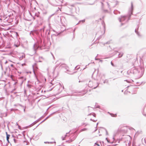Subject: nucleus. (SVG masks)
<instances>
[{
	"label": "nucleus",
	"instance_id": "nucleus-1",
	"mask_svg": "<svg viewBox=\"0 0 146 146\" xmlns=\"http://www.w3.org/2000/svg\"><path fill=\"white\" fill-rule=\"evenodd\" d=\"M56 112V111L54 112H53V113L51 114L50 115H48V116H47L45 119H44L40 123L38 124L37 125H36V124L38 121H39L41 119L43 118L44 116H42L40 118L38 119L37 120L35 121L33 123L31 124L30 125H29L28 126H27L26 127H23V128H29V127H32L33 126L34 127H35V128H37V127L41 123H42V122H44V121H45L49 117H51L52 115L55 114Z\"/></svg>",
	"mask_w": 146,
	"mask_h": 146
},
{
	"label": "nucleus",
	"instance_id": "nucleus-2",
	"mask_svg": "<svg viewBox=\"0 0 146 146\" xmlns=\"http://www.w3.org/2000/svg\"><path fill=\"white\" fill-rule=\"evenodd\" d=\"M56 112V111L54 112H53V113L51 114L50 115H48V116H47L45 119H44L40 123L38 124L37 125H36V124L38 121H39L41 119L43 118L44 116H42L40 118L38 119L37 120L35 121L33 123L31 124L30 125H29L28 126H27L26 127H23V128H29V127H32L33 126L34 127H35V128H37V127L41 123H42V122H44V121H45L49 117H51L52 115L55 114Z\"/></svg>",
	"mask_w": 146,
	"mask_h": 146
},
{
	"label": "nucleus",
	"instance_id": "nucleus-3",
	"mask_svg": "<svg viewBox=\"0 0 146 146\" xmlns=\"http://www.w3.org/2000/svg\"><path fill=\"white\" fill-rule=\"evenodd\" d=\"M46 43L45 41L44 37H42L39 38V39L38 41L37 46L38 47L42 48V47L45 46L46 45Z\"/></svg>",
	"mask_w": 146,
	"mask_h": 146
},
{
	"label": "nucleus",
	"instance_id": "nucleus-4",
	"mask_svg": "<svg viewBox=\"0 0 146 146\" xmlns=\"http://www.w3.org/2000/svg\"><path fill=\"white\" fill-rule=\"evenodd\" d=\"M133 3L132 2H131V7L129 9V12H128V19L127 20L128 21L130 19L132 15L133 14Z\"/></svg>",
	"mask_w": 146,
	"mask_h": 146
},
{
	"label": "nucleus",
	"instance_id": "nucleus-5",
	"mask_svg": "<svg viewBox=\"0 0 146 146\" xmlns=\"http://www.w3.org/2000/svg\"><path fill=\"white\" fill-rule=\"evenodd\" d=\"M126 17H127L125 16H121L120 17L118 18L119 21L120 22H121L124 21L126 19Z\"/></svg>",
	"mask_w": 146,
	"mask_h": 146
},
{
	"label": "nucleus",
	"instance_id": "nucleus-6",
	"mask_svg": "<svg viewBox=\"0 0 146 146\" xmlns=\"http://www.w3.org/2000/svg\"><path fill=\"white\" fill-rule=\"evenodd\" d=\"M50 30H46V36L47 37V41L48 42L49 39H48V35H49L50 34Z\"/></svg>",
	"mask_w": 146,
	"mask_h": 146
},
{
	"label": "nucleus",
	"instance_id": "nucleus-7",
	"mask_svg": "<svg viewBox=\"0 0 146 146\" xmlns=\"http://www.w3.org/2000/svg\"><path fill=\"white\" fill-rule=\"evenodd\" d=\"M135 32L139 38H141L142 37V35H141L139 33V32L137 31V29H136L135 30Z\"/></svg>",
	"mask_w": 146,
	"mask_h": 146
},
{
	"label": "nucleus",
	"instance_id": "nucleus-8",
	"mask_svg": "<svg viewBox=\"0 0 146 146\" xmlns=\"http://www.w3.org/2000/svg\"><path fill=\"white\" fill-rule=\"evenodd\" d=\"M133 74H135L138 73L139 72L138 70L135 68H133Z\"/></svg>",
	"mask_w": 146,
	"mask_h": 146
},
{
	"label": "nucleus",
	"instance_id": "nucleus-9",
	"mask_svg": "<svg viewBox=\"0 0 146 146\" xmlns=\"http://www.w3.org/2000/svg\"><path fill=\"white\" fill-rule=\"evenodd\" d=\"M6 134L7 135V141L8 142H9V139L10 135H9L7 133V132H6Z\"/></svg>",
	"mask_w": 146,
	"mask_h": 146
},
{
	"label": "nucleus",
	"instance_id": "nucleus-10",
	"mask_svg": "<svg viewBox=\"0 0 146 146\" xmlns=\"http://www.w3.org/2000/svg\"><path fill=\"white\" fill-rule=\"evenodd\" d=\"M130 72H131L130 71V70H129L127 71V73L128 75L129 76H128V77H129V76H132V75L131 74Z\"/></svg>",
	"mask_w": 146,
	"mask_h": 146
},
{
	"label": "nucleus",
	"instance_id": "nucleus-11",
	"mask_svg": "<svg viewBox=\"0 0 146 146\" xmlns=\"http://www.w3.org/2000/svg\"><path fill=\"white\" fill-rule=\"evenodd\" d=\"M113 13L115 15L117 14V13H118L119 14L120 13V12L117 11V10H115L113 11Z\"/></svg>",
	"mask_w": 146,
	"mask_h": 146
},
{
	"label": "nucleus",
	"instance_id": "nucleus-12",
	"mask_svg": "<svg viewBox=\"0 0 146 146\" xmlns=\"http://www.w3.org/2000/svg\"><path fill=\"white\" fill-rule=\"evenodd\" d=\"M128 127V126H127L125 124H124V125H120V127H119L120 128H124V127Z\"/></svg>",
	"mask_w": 146,
	"mask_h": 146
},
{
	"label": "nucleus",
	"instance_id": "nucleus-13",
	"mask_svg": "<svg viewBox=\"0 0 146 146\" xmlns=\"http://www.w3.org/2000/svg\"><path fill=\"white\" fill-rule=\"evenodd\" d=\"M123 52H120L118 54V57L120 58L123 55Z\"/></svg>",
	"mask_w": 146,
	"mask_h": 146
},
{
	"label": "nucleus",
	"instance_id": "nucleus-14",
	"mask_svg": "<svg viewBox=\"0 0 146 146\" xmlns=\"http://www.w3.org/2000/svg\"><path fill=\"white\" fill-rule=\"evenodd\" d=\"M40 13L39 12H38L37 13H35V16L36 17H39Z\"/></svg>",
	"mask_w": 146,
	"mask_h": 146
},
{
	"label": "nucleus",
	"instance_id": "nucleus-15",
	"mask_svg": "<svg viewBox=\"0 0 146 146\" xmlns=\"http://www.w3.org/2000/svg\"><path fill=\"white\" fill-rule=\"evenodd\" d=\"M108 80L107 79L105 80L104 82V83L105 84L106 83L108 84Z\"/></svg>",
	"mask_w": 146,
	"mask_h": 146
},
{
	"label": "nucleus",
	"instance_id": "nucleus-16",
	"mask_svg": "<svg viewBox=\"0 0 146 146\" xmlns=\"http://www.w3.org/2000/svg\"><path fill=\"white\" fill-rule=\"evenodd\" d=\"M130 71H131V74L132 75H132L133 74V68H132L130 70Z\"/></svg>",
	"mask_w": 146,
	"mask_h": 146
},
{
	"label": "nucleus",
	"instance_id": "nucleus-17",
	"mask_svg": "<svg viewBox=\"0 0 146 146\" xmlns=\"http://www.w3.org/2000/svg\"><path fill=\"white\" fill-rule=\"evenodd\" d=\"M27 86L29 88H31L32 87L31 85L29 84H27Z\"/></svg>",
	"mask_w": 146,
	"mask_h": 146
},
{
	"label": "nucleus",
	"instance_id": "nucleus-18",
	"mask_svg": "<svg viewBox=\"0 0 146 146\" xmlns=\"http://www.w3.org/2000/svg\"><path fill=\"white\" fill-rule=\"evenodd\" d=\"M110 43V41H108L106 43H105L104 44V45H105L106 44H109Z\"/></svg>",
	"mask_w": 146,
	"mask_h": 146
},
{
	"label": "nucleus",
	"instance_id": "nucleus-19",
	"mask_svg": "<svg viewBox=\"0 0 146 146\" xmlns=\"http://www.w3.org/2000/svg\"><path fill=\"white\" fill-rule=\"evenodd\" d=\"M84 125L83 127H85L86 125H85V124L84 123H82V124L81 125H80V126H79V127H80L81 126H83V125Z\"/></svg>",
	"mask_w": 146,
	"mask_h": 146
},
{
	"label": "nucleus",
	"instance_id": "nucleus-20",
	"mask_svg": "<svg viewBox=\"0 0 146 146\" xmlns=\"http://www.w3.org/2000/svg\"><path fill=\"white\" fill-rule=\"evenodd\" d=\"M85 21V20L84 19L82 20H81L79 21V23H80L81 22H82L83 23H84Z\"/></svg>",
	"mask_w": 146,
	"mask_h": 146
},
{
	"label": "nucleus",
	"instance_id": "nucleus-21",
	"mask_svg": "<svg viewBox=\"0 0 146 146\" xmlns=\"http://www.w3.org/2000/svg\"><path fill=\"white\" fill-rule=\"evenodd\" d=\"M104 13H108V10H104Z\"/></svg>",
	"mask_w": 146,
	"mask_h": 146
},
{
	"label": "nucleus",
	"instance_id": "nucleus-22",
	"mask_svg": "<svg viewBox=\"0 0 146 146\" xmlns=\"http://www.w3.org/2000/svg\"><path fill=\"white\" fill-rule=\"evenodd\" d=\"M111 65L113 66L114 67L115 66L114 64H113V63L111 61Z\"/></svg>",
	"mask_w": 146,
	"mask_h": 146
},
{
	"label": "nucleus",
	"instance_id": "nucleus-23",
	"mask_svg": "<svg viewBox=\"0 0 146 146\" xmlns=\"http://www.w3.org/2000/svg\"><path fill=\"white\" fill-rule=\"evenodd\" d=\"M94 3H87L86 4V5H94Z\"/></svg>",
	"mask_w": 146,
	"mask_h": 146
},
{
	"label": "nucleus",
	"instance_id": "nucleus-24",
	"mask_svg": "<svg viewBox=\"0 0 146 146\" xmlns=\"http://www.w3.org/2000/svg\"><path fill=\"white\" fill-rule=\"evenodd\" d=\"M98 123H97V124H96V127H95V128H98L97 127H98ZM98 128H104V127H98Z\"/></svg>",
	"mask_w": 146,
	"mask_h": 146
},
{
	"label": "nucleus",
	"instance_id": "nucleus-25",
	"mask_svg": "<svg viewBox=\"0 0 146 146\" xmlns=\"http://www.w3.org/2000/svg\"><path fill=\"white\" fill-rule=\"evenodd\" d=\"M99 84V83H98V85H97V86H96V87H94L93 88L94 89H96V88L97 87H98V86Z\"/></svg>",
	"mask_w": 146,
	"mask_h": 146
},
{
	"label": "nucleus",
	"instance_id": "nucleus-26",
	"mask_svg": "<svg viewBox=\"0 0 146 146\" xmlns=\"http://www.w3.org/2000/svg\"><path fill=\"white\" fill-rule=\"evenodd\" d=\"M16 90V89H13V90H12L11 92V93H13V91H15V90Z\"/></svg>",
	"mask_w": 146,
	"mask_h": 146
},
{
	"label": "nucleus",
	"instance_id": "nucleus-27",
	"mask_svg": "<svg viewBox=\"0 0 146 146\" xmlns=\"http://www.w3.org/2000/svg\"><path fill=\"white\" fill-rule=\"evenodd\" d=\"M0 65L1 66V69L2 70H3V66H2V64L1 63H0Z\"/></svg>",
	"mask_w": 146,
	"mask_h": 146
},
{
	"label": "nucleus",
	"instance_id": "nucleus-28",
	"mask_svg": "<svg viewBox=\"0 0 146 146\" xmlns=\"http://www.w3.org/2000/svg\"><path fill=\"white\" fill-rule=\"evenodd\" d=\"M96 108H100V106H99V105L96 106Z\"/></svg>",
	"mask_w": 146,
	"mask_h": 146
},
{
	"label": "nucleus",
	"instance_id": "nucleus-29",
	"mask_svg": "<svg viewBox=\"0 0 146 146\" xmlns=\"http://www.w3.org/2000/svg\"><path fill=\"white\" fill-rule=\"evenodd\" d=\"M24 57V56L23 55L20 58V60L22 59Z\"/></svg>",
	"mask_w": 146,
	"mask_h": 146
},
{
	"label": "nucleus",
	"instance_id": "nucleus-30",
	"mask_svg": "<svg viewBox=\"0 0 146 146\" xmlns=\"http://www.w3.org/2000/svg\"><path fill=\"white\" fill-rule=\"evenodd\" d=\"M77 67H78V66H76V67H75V69H78L79 68V67L78 68H77Z\"/></svg>",
	"mask_w": 146,
	"mask_h": 146
},
{
	"label": "nucleus",
	"instance_id": "nucleus-31",
	"mask_svg": "<svg viewBox=\"0 0 146 146\" xmlns=\"http://www.w3.org/2000/svg\"><path fill=\"white\" fill-rule=\"evenodd\" d=\"M15 46L16 47H18L19 46V45L18 44H15Z\"/></svg>",
	"mask_w": 146,
	"mask_h": 146
},
{
	"label": "nucleus",
	"instance_id": "nucleus-32",
	"mask_svg": "<svg viewBox=\"0 0 146 146\" xmlns=\"http://www.w3.org/2000/svg\"><path fill=\"white\" fill-rule=\"evenodd\" d=\"M41 31H42L44 32V28H43V29H41L40 30V31H41Z\"/></svg>",
	"mask_w": 146,
	"mask_h": 146
},
{
	"label": "nucleus",
	"instance_id": "nucleus-33",
	"mask_svg": "<svg viewBox=\"0 0 146 146\" xmlns=\"http://www.w3.org/2000/svg\"><path fill=\"white\" fill-rule=\"evenodd\" d=\"M124 81H126L128 83H129V81H128V80H125Z\"/></svg>",
	"mask_w": 146,
	"mask_h": 146
},
{
	"label": "nucleus",
	"instance_id": "nucleus-34",
	"mask_svg": "<svg viewBox=\"0 0 146 146\" xmlns=\"http://www.w3.org/2000/svg\"><path fill=\"white\" fill-rule=\"evenodd\" d=\"M74 4H72V5H70V6H72V7H74Z\"/></svg>",
	"mask_w": 146,
	"mask_h": 146
},
{
	"label": "nucleus",
	"instance_id": "nucleus-35",
	"mask_svg": "<svg viewBox=\"0 0 146 146\" xmlns=\"http://www.w3.org/2000/svg\"><path fill=\"white\" fill-rule=\"evenodd\" d=\"M102 38V36L101 35L99 37V39H100V38Z\"/></svg>",
	"mask_w": 146,
	"mask_h": 146
},
{
	"label": "nucleus",
	"instance_id": "nucleus-36",
	"mask_svg": "<svg viewBox=\"0 0 146 146\" xmlns=\"http://www.w3.org/2000/svg\"><path fill=\"white\" fill-rule=\"evenodd\" d=\"M11 66L12 67H13V64H11Z\"/></svg>",
	"mask_w": 146,
	"mask_h": 146
},
{
	"label": "nucleus",
	"instance_id": "nucleus-37",
	"mask_svg": "<svg viewBox=\"0 0 146 146\" xmlns=\"http://www.w3.org/2000/svg\"><path fill=\"white\" fill-rule=\"evenodd\" d=\"M124 24L123 23H121V26H122L123 25H124Z\"/></svg>",
	"mask_w": 146,
	"mask_h": 146
},
{
	"label": "nucleus",
	"instance_id": "nucleus-38",
	"mask_svg": "<svg viewBox=\"0 0 146 146\" xmlns=\"http://www.w3.org/2000/svg\"><path fill=\"white\" fill-rule=\"evenodd\" d=\"M93 116L94 117H96V114H94V115H93Z\"/></svg>",
	"mask_w": 146,
	"mask_h": 146
},
{
	"label": "nucleus",
	"instance_id": "nucleus-39",
	"mask_svg": "<svg viewBox=\"0 0 146 146\" xmlns=\"http://www.w3.org/2000/svg\"><path fill=\"white\" fill-rule=\"evenodd\" d=\"M90 120H91V121H95V120H92V119H91Z\"/></svg>",
	"mask_w": 146,
	"mask_h": 146
},
{
	"label": "nucleus",
	"instance_id": "nucleus-40",
	"mask_svg": "<svg viewBox=\"0 0 146 146\" xmlns=\"http://www.w3.org/2000/svg\"><path fill=\"white\" fill-rule=\"evenodd\" d=\"M8 63V62L7 61H6L5 62V64H6Z\"/></svg>",
	"mask_w": 146,
	"mask_h": 146
},
{
	"label": "nucleus",
	"instance_id": "nucleus-41",
	"mask_svg": "<svg viewBox=\"0 0 146 146\" xmlns=\"http://www.w3.org/2000/svg\"><path fill=\"white\" fill-rule=\"evenodd\" d=\"M110 115H111V116H113L112 115L113 114L112 113H110Z\"/></svg>",
	"mask_w": 146,
	"mask_h": 146
},
{
	"label": "nucleus",
	"instance_id": "nucleus-42",
	"mask_svg": "<svg viewBox=\"0 0 146 146\" xmlns=\"http://www.w3.org/2000/svg\"><path fill=\"white\" fill-rule=\"evenodd\" d=\"M54 14H52V15H51L50 16L52 17V16H53V15H54Z\"/></svg>",
	"mask_w": 146,
	"mask_h": 146
},
{
	"label": "nucleus",
	"instance_id": "nucleus-43",
	"mask_svg": "<svg viewBox=\"0 0 146 146\" xmlns=\"http://www.w3.org/2000/svg\"><path fill=\"white\" fill-rule=\"evenodd\" d=\"M95 60H98V59L97 58H96H96H95Z\"/></svg>",
	"mask_w": 146,
	"mask_h": 146
},
{
	"label": "nucleus",
	"instance_id": "nucleus-44",
	"mask_svg": "<svg viewBox=\"0 0 146 146\" xmlns=\"http://www.w3.org/2000/svg\"><path fill=\"white\" fill-rule=\"evenodd\" d=\"M20 106H21V107H24V106H22V105H20Z\"/></svg>",
	"mask_w": 146,
	"mask_h": 146
},
{
	"label": "nucleus",
	"instance_id": "nucleus-45",
	"mask_svg": "<svg viewBox=\"0 0 146 146\" xmlns=\"http://www.w3.org/2000/svg\"><path fill=\"white\" fill-rule=\"evenodd\" d=\"M52 17L50 15L49 17V19H50Z\"/></svg>",
	"mask_w": 146,
	"mask_h": 146
},
{
	"label": "nucleus",
	"instance_id": "nucleus-46",
	"mask_svg": "<svg viewBox=\"0 0 146 146\" xmlns=\"http://www.w3.org/2000/svg\"><path fill=\"white\" fill-rule=\"evenodd\" d=\"M35 44H34V46H33V47H34V48H35Z\"/></svg>",
	"mask_w": 146,
	"mask_h": 146
},
{
	"label": "nucleus",
	"instance_id": "nucleus-47",
	"mask_svg": "<svg viewBox=\"0 0 146 146\" xmlns=\"http://www.w3.org/2000/svg\"><path fill=\"white\" fill-rule=\"evenodd\" d=\"M33 72H34V67H33Z\"/></svg>",
	"mask_w": 146,
	"mask_h": 146
},
{
	"label": "nucleus",
	"instance_id": "nucleus-48",
	"mask_svg": "<svg viewBox=\"0 0 146 146\" xmlns=\"http://www.w3.org/2000/svg\"><path fill=\"white\" fill-rule=\"evenodd\" d=\"M53 35L56 36V35H51V37H52V36H53Z\"/></svg>",
	"mask_w": 146,
	"mask_h": 146
},
{
	"label": "nucleus",
	"instance_id": "nucleus-49",
	"mask_svg": "<svg viewBox=\"0 0 146 146\" xmlns=\"http://www.w3.org/2000/svg\"><path fill=\"white\" fill-rule=\"evenodd\" d=\"M104 16H103L102 17V19H104Z\"/></svg>",
	"mask_w": 146,
	"mask_h": 146
},
{
	"label": "nucleus",
	"instance_id": "nucleus-50",
	"mask_svg": "<svg viewBox=\"0 0 146 146\" xmlns=\"http://www.w3.org/2000/svg\"><path fill=\"white\" fill-rule=\"evenodd\" d=\"M50 108V107H49L48 108H47V111L48 109L49 108Z\"/></svg>",
	"mask_w": 146,
	"mask_h": 146
},
{
	"label": "nucleus",
	"instance_id": "nucleus-51",
	"mask_svg": "<svg viewBox=\"0 0 146 146\" xmlns=\"http://www.w3.org/2000/svg\"><path fill=\"white\" fill-rule=\"evenodd\" d=\"M24 112H25V108H24Z\"/></svg>",
	"mask_w": 146,
	"mask_h": 146
},
{
	"label": "nucleus",
	"instance_id": "nucleus-52",
	"mask_svg": "<svg viewBox=\"0 0 146 146\" xmlns=\"http://www.w3.org/2000/svg\"><path fill=\"white\" fill-rule=\"evenodd\" d=\"M18 128H20L19 127H20V126L19 125H18Z\"/></svg>",
	"mask_w": 146,
	"mask_h": 146
},
{
	"label": "nucleus",
	"instance_id": "nucleus-53",
	"mask_svg": "<svg viewBox=\"0 0 146 146\" xmlns=\"http://www.w3.org/2000/svg\"><path fill=\"white\" fill-rule=\"evenodd\" d=\"M41 35H41V36H41V38H42V37H44L43 36H42V34H41Z\"/></svg>",
	"mask_w": 146,
	"mask_h": 146
},
{
	"label": "nucleus",
	"instance_id": "nucleus-54",
	"mask_svg": "<svg viewBox=\"0 0 146 146\" xmlns=\"http://www.w3.org/2000/svg\"><path fill=\"white\" fill-rule=\"evenodd\" d=\"M104 23V24H105V23H102V24H103Z\"/></svg>",
	"mask_w": 146,
	"mask_h": 146
},
{
	"label": "nucleus",
	"instance_id": "nucleus-55",
	"mask_svg": "<svg viewBox=\"0 0 146 146\" xmlns=\"http://www.w3.org/2000/svg\"><path fill=\"white\" fill-rule=\"evenodd\" d=\"M0 20L1 21L2 19L1 18H0Z\"/></svg>",
	"mask_w": 146,
	"mask_h": 146
},
{
	"label": "nucleus",
	"instance_id": "nucleus-56",
	"mask_svg": "<svg viewBox=\"0 0 146 146\" xmlns=\"http://www.w3.org/2000/svg\"><path fill=\"white\" fill-rule=\"evenodd\" d=\"M107 3V4H108V5H109L108 3Z\"/></svg>",
	"mask_w": 146,
	"mask_h": 146
},
{
	"label": "nucleus",
	"instance_id": "nucleus-57",
	"mask_svg": "<svg viewBox=\"0 0 146 146\" xmlns=\"http://www.w3.org/2000/svg\"><path fill=\"white\" fill-rule=\"evenodd\" d=\"M98 70L97 73H98Z\"/></svg>",
	"mask_w": 146,
	"mask_h": 146
},
{
	"label": "nucleus",
	"instance_id": "nucleus-58",
	"mask_svg": "<svg viewBox=\"0 0 146 146\" xmlns=\"http://www.w3.org/2000/svg\"><path fill=\"white\" fill-rule=\"evenodd\" d=\"M129 87V86H128L127 87V88H128Z\"/></svg>",
	"mask_w": 146,
	"mask_h": 146
},
{
	"label": "nucleus",
	"instance_id": "nucleus-59",
	"mask_svg": "<svg viewBox=\"0 0 146 146\" xmlns=\"http://www.w3.org/2000/svg\"><path fill=\"white\" fill-rule=\"evenodd\" d=\"M121 92H123V90H122Z\"/></svg>",
	"mask_w": 146,
	"mask_h": 146
},
{
	"label": "nucleus",
	"instance_id": "nucleus-60",
	"mask_svg": "<svg viewBox=\"0 0 146 146\" xmlns=\"http://www.w3.org/2000/svg\"><path fill=\"white\" fill-rule=\"evenodd\" d=\"M115 79L114 78V79H113V80H114Z\"/></svg>",
	"mask_w": 146,
	"mask_h": 146
},
{
	"label": "nucleus",
	"instance_id": "nucleus-61",
	"mask_svg": "<svg viewBox=\"0 0 146 146\" xmlns=\"http://www.w3.org/2000/svg\"><path fill=\"white\" fill-rule=\"evenodd\" d=\"M130 86H132V85H130Z\"/></svg>",
	"mask_w": 146,
	"mask_h": 146
},
{
	"label": "nucleus",
	"instance_id": "nucleus-62",
	"mask_svg": "<svg viewBox=\"0 0 146 146\" xmlns=\"http://www.w3.org/2000/svg\"><path fill=\"white\" fill-rule=\"evenodd\" d=\"M23 64H22V66H23Z\"/></svg>",
	"mask_w": 146,
	"mask_h": 146
},
{
	"label": "nucleus",
	"instance_id": "nucleus-63",
	"mask_svg": "<svg viewBox=\"0 0 146 146\" xmlns=\"http://www.w3.org/2000/svg\"><path fill=\"white\" fill-rule=\"evenodd\" d=\"M100 20H102V19H101V18H100Z\"/></svg>",
	"mask_w": 146,
	"mask_h": 146
},
{
	"label": "nucleus",
	"instance_id": "nucleus-64",
	"mask_svg": "<svg viewBox=\"0 0 146 146\" xmlns=\"http://www.w3.org/2000/svg\"><path fill=\"white\" fill-rule=\"evenodd\" d=\"M16 92H15L14 93L15 94H16Z\"/></svg>",
	"mask_w": 146,
	"mask_h": 146
}]
</instances>
